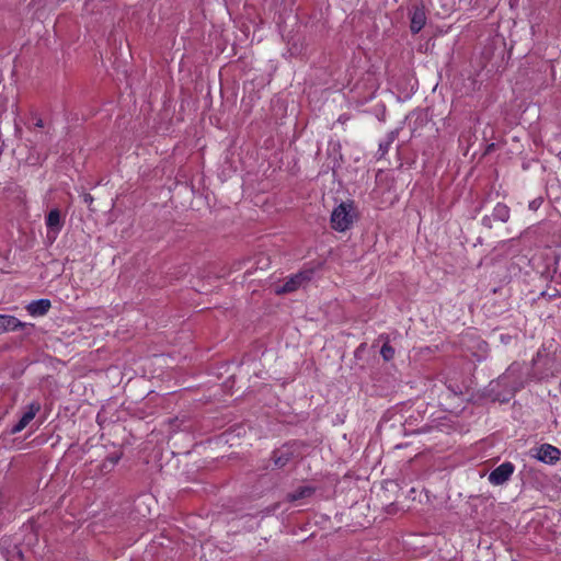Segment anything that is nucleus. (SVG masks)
<instances>
[{
	"label": "nucleus",
	"mask_w": 561,
	"mask_h": 561,
	"mask_svg": "<svg viewBox=\"0 0 561 561\" xmlns=\"http://www.w3.org/2000/svg\"><path fill=\"white\" fill-rule=\"evenodd\" d=\"M312 273L309 271L299 272L290 276L283 285H277L274 291L278 295L288 294L297 290L311 279Z\"/></svg>",
	"instance_id": "obj_2"
},
{
	"label": "nucleus",
	"mask_w": 561,
	"mask_h": 561,
	"mask_svg": "<svg viewBox=\"0 0 561 561\" xmlns=\"http://www.w3.org/2000/svg\"><path fill=\"white\" fill-rule=\"evenodd\" d=\"M41 405L37 402H32L28 404L20 421L12 427L11 433L16 434L23 431L31 423V421H33Z\"/></svg>",
	"instance_id": "obj_7"
},
{
	"label": "nucleus",
	"mask_w": 561,
	"mask_h": 561,
	"mask_svg": "<svg viewBox=\"0 0 561 561\" xmlns=\"http://www.w3.org/2000/svg\"><path fill=\"white\" fill-rule=\"evenodd\" d=\"M529 206H530V208H535V207H536L535 202L530 203V205H529Z\"/></svg>",
	"instance_id": "obj_15"
},
{
	"label": "nucleus",
	"mask_w": 561,
	"mask_h": 561,
	"mask_svg": "<svg viewBox=\"0 0 561 561\" xmlns=\"http://www.w3.org/2000/svg\"><path fill=\"white\" fill-rule=\"evenodd\" d=\"M514 472V466L511 462H503L489 474V482L493 485L505 483Z\"/></svg>",
	"instance_id": "obj_6"
},
{
	"label": "nucleus",
	"mask_w": 561,
	"mask_h": 561,
	"mask_svg": "<svg viewBox=\"0 0 561 561\" xmlns=\"http://www.w3.org/2000/svg\"><path fill=\"white\" fill-rule=\"evenodd\" d=\"M534 451L533 457L548 465L556 463L561 455V451L550 444H543Z\"/></svg>",
	"instance_id": "obj_5"
},
{
	"label": "nucleus",
	"mask_w": 561,
	"mask_h": 561,
	"mask_svg": "<svg viewBox=\"0 0 561 561\" xmlns=\"http://www.w3.org/2000/svg\"><path fill=\"white\" fill-rule=\"evenodd\" d=\"M357 219L355 204L351 201L342 202L331 213V227L339 232L347 231Z\"/></svg>",
	"instance_id": "obj_1"
},
{
	"label": "nucleus",
	"mask_w": 561,
	"mask_h": 561,
	"mask_svg": "<svg viewBox=\"0 0 561 561\" xmlns=\"http://www.w3.org/2000/svg\"><path fill=\"white\" fill-rule=\"evenodd\" d=\"M50 306H51L50 300L38 299V300L31 301L26 306V310H27L28 314L32 317H35V318L43 317L49 311Z\"/></svg>",
	"instance_id": "obj_8"
},
{
	"label": "nucleus",
	"mask_w": 561,
	"mask_h": 561,
	"mask_svg": "<svg viewBox=\"0 0 561 561\" xmlns=\"http://www.w3.org/2000/svg\"><path fill=\"white\" fill-rule=\"evenodd\" d=\"M492 215L494 219L506 222L510 218V208L506 205L499 203L495 205Z\"/></svg>",
	"instance_id": "obj_11"
},
{
	"label": "nucleus",
	"mask_w": 561,
	"mask_h": 561,
	"mask_svg": "<svg viewBox=\"0 0 561 561\" xmlns=\"http://www.w3.org/2000/svg\"><path fill=\"white\" fill-rule=\"evenodd\" d=\"M25 323L21 322L13 316L0 314V334L8 331H16L23 329Z\"/></svg>",
	"instance_id": "obj_9"
},
{
	"label": "nucleus",
	"mask_w": 561,
	"mask_h": 561,
	"mask_svg": "<svg viewBox=\"0 0 561 561\" xmlns=\"http://www.w3.org/2000/svg\"><path fill=\"white\" fill-rule=\"evenodd\" d=\"M380 354L385 360H390L394 356V350L389 343H385L380 350Z\"/></svg>",
	"instance_id": "obj_13"
},
{
	"label": "nucleus",
	"mask_w": 561,
	"mask_h": 561,
	"mask_svg": "<svg viewBox=\"0 0 561 561\" xmlns=\"http://www.w3.org/2000/svg\"><path fill=\"white\" fill-rule=\"evenodd\" d=\"M520 368L522 365L515 363L511 365L510 368L499 379V383L510 386L511 394L523 387Z\"/></svg>",
	"instance_id": "obj_3"
},
{
	"label": "nucleus",
	"mask_w": 561,
	"mask_h": 561,
	"mask_svg": "<svg viewBox=\"0 0 561 561\" xmlns=\"http://www.w3.org/2000/svg\"><path fill=\"white\" fill-rule=\"evenodd\" d=\"M287 460H288L287 458H283V455L277 456V454L275 455V458H274V462L278 467H283L287 462Z\"/></svg>",
	"instance_id": "obj_14"
},
{
	"label": "nucleus",
	"mask_w": 561,
	"mask_h": 561,
	"mask_svg": "<svg viewBox=\"0 0 561 561\" xmlns=\"http://www.w3.org/2000/svg\"><path fill=\"white\" fill-rule=\"evenodd\" d=\"M312 493V489L309 486H301L297 491L289 493L287 495L288 501L295 502L306 496H309Z\"/></svg>",
	"instance_id": "obj_12"
},
{
	"label": "nucleus",
	"mask_w": 561,
	"mask_h": 561,
	"mask_svg": "<svg viewBox=\"0 0 561 561\" xmlns=\"http://www.w3.org/2000/svg\"><path fill=\"white\" fill-rule=\"evenodd\" d=\"M45 225L47 229L46 238L50 243H53L57 239L64 226L60 210L57 208L51 209L46 216Z\"/></svg>",
	"instance_id": "obj_4"
},
{
	"label": "nucleus",
	"mask_w": 561,
	"mask_h": 561,
	"mask_svg": "<svg viewBox=\"0 0 561 561\" xmlns=\"http://www.w3.org/2000/svg\"><path fill=\"white\" fill-rule=\"evenodd\" d=\"M426 16L422 9H415L411 16V31L419 33L425 25Z\"/></svg>",
	"instance_id": "obj_10"
}]
</instances>
